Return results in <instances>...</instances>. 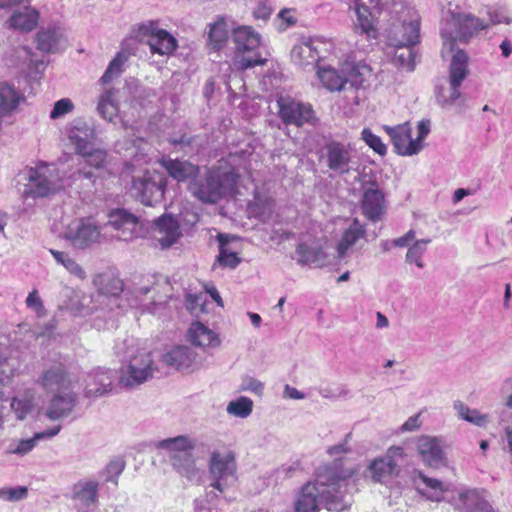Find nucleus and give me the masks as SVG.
<instances>
[{
  "label": "nucleus",
  "instance_id": "obj_1",
  "mask_svg": "<svg viewBox=\"0 0 512 512\" xmlns=\"http://www.w3.org/2000/svg\"><path fill=\"white\" fill-rule=\"evenodd\" d=\"M355 469L335 461L318 470L313 481L307 482L298 492L294 502L295 512H318L323 505L329 511L341 512L351 505L345 494L349 479Z\"/></svg>",
  "mask_w": 512,
  "mask_h": 512
},
{
  "label": "nucleus",
  "instance_id": "obj_2",
  "mask_svg": "<svg viewBox=\"0 0 512 512\" xmlns=\"http://www.w3.org/2000/svg\"><path fill=\"white\" fill-rule=\"evenodd\" d=\"M115 353L123 357L118 384L133 389L153 378L156 365L152 354L134 339H126L115 346Z\"/></svg>",
  "mask_w": 512,
  "mask_h": 512
},
{
  "label": "nucleus",
  "instance_id": "obj_3",
  "mask_svg": "<svg viewBox=\"0 0 512 512\" xmlns=\"http://www.w3.org/2000/svg\"><path fill=\"white\" fill-rule=\"evenodd\" d=\"M22 196L26 199L49 197L65 187V179L53 164L39 163L27 168L23 175Z\"/></svg>",
  "mask_w": 512,
  "mask_h": 512
},
{
  "label": "nucleus",
  "instance_id": "obj_4",
  "mask_svg": "<svg viewBox=\"0 0 512 512\" xmlns=\"http://www.w3.org/2000/svg\"><path fill=\"white\" fill-rule=\"evenodd\" d=\"M232 39L236 48L235 67L246 70L256 65L265 64L266 59L262 58L258 52L261 45V36L251 26L242 25L234 28Z\"/></svg>",
  "mask_w": 512,
  "mask_h": 512
},
{
  "label": "nucleus",
  "instance_id": "obj_5",
  "mask_svg": "<svg viewBox=\"0 0 512 512\" xmlns=\"http://www.w3.org/2000/svg\"><path fill=\"white\" fill-rule=\"evenodd\" d=\"M231 175L219 168L207 169L189 182V192L200 202L215 204L223 196L224 183Z\"/></svg>",
  "mask_w": 512,
  "mask_h": 512
},
{
  "label": "nucleus",
  "instance_id": "obj_6",
  "mask_svg": "<svg viewBox=\"0 0 512 512\" xmlns=\"http://www.w3.org/2000/svg\"><path fill=\"white\" fill-rule=\"evenodd\" d=\"M166 186L167 180L163 174L147 170L141 175L133 176L131 193L142 204L153 206L162 201Z\"/></svg>",
  "mask_w": 512,
  "mask_h": 512
},
{
  "label": "nucleus",
  "instance_id": "obj_7",
  "mask_svg": "<svg viewBox=\"0 0 512 512\" xmlns=\"http://www.w3.org/2000/svg\"><path fill=\"white\" fill-rule=\"evenodd\" d=\"M208 468L212 479L210 486L218 490L220 493H223L237 480L235 455L231 451L212 452Z\"/></svg>",
  "mask_w": 512,
  "mask_h": 512
},
{
  "label": "nucleus",
  "instance_id": "obj_8",
  "mask_svg": "<svg viewBox=\"0 0 512 512\" xmlns=\"http://www.w3.org/2000/svg\"><path fill=\"white\" fill-rule=\"evenodd\" d=\"M406 453L401 446H391L386 453L372 460L368 466L371 479L377 483H386L400 474L399 461L404 460Z\"/></svg>",
  "mask_w": 512,
  "mask_h": 512
},
{
  "label": "nucleus",
  "instance_id": "obj_9",
  "mask_svg": "<svg viewBox=\"0 0 512 512\" xmlns=\"http://www.w3.org/2000/svg\"><path fill=\"white\" fill-rule=\"evenodd\" d=\"M137 37L140 41H146L153 54L170 55L177 47L176 39L166 30L158 28L157 22L154 21L141 24Z\"/></svg>",
  "mask_w": 512,
  "mask_h": 512
},
{
  "label": "nucleus",
  "instance_id": "obj_10",
  "mask_svg": "<svg viewBox=\"0 0 512 512\" xmlns=\"http://www.w3.org/2000/svg\"><path fill=\"white\" fill-rule=\"evenodd\" d=\"M99 227L89 218H76L66 226L63 237L73 247L85 249L100 238Z\"/></svg>",
  "mask_w": 512,
  "mask_h": 512
},
{
  "label": "nucleus",
  "instance_id": "obj_11",
  "mask_svg": "<svg viewBox=\"0 0 512 512\" xmlns=\"http://www.w3.org/2000/svg\"><path fill=\"white\" fill-rule=\"evenodd\" d=\"M36 383L47 394L66 392L71 387V378L64 364L55 362L46 366Z\"/></svg>",
  "mask_w": 512,
  "mask_h": 512
},
{
  "label": "nucleus",
  "instance_id": "obj_12",
  "mask_svg": "<svg viewBox=\"0 0 512 512\" xmlns=\"http://www.w3.org/2000/svg\"><path fill=\"white\" fill-rule=\"evenodd\" d=\"M417 452L423 463L431 468L446 467L448 458L441 437L421 435L416 440Z\"/></svg>",
  "mask_w": 512,
  "mask_h": 512
},
{
  "label": "nucleus",
  "instance_id": "obj_13",
  "mask_svg": "<svg viewBox=\"0 0 512 512\" xmlns=\"http://www.w3.org/2000/svg\"><path fill=\"white\" fill-rule=\"evenodd\" d=\"M279 107V116L286 124L302 126L304 124H314L316 117L309 104L297 102L289 97H281L277 101Z\"/></svg>",
  "mask_w": 512,
  "mask_h": 512
},
{
  "label": "nucleus",
  "instance_id": "obj_14",
  "mask_svg": "<svg viewBox=\"0 0 512 512\" xmlns=\"http://www.w3.org/2000/svg\"><path fill=\"white\" fill-rule=\"evenodd\" d=\"M323 151L326 165L330 170L338 174L350 172L353 158L350 144L332 140L325 144Z\"/></svg>",
  "mask_w": 512,
  "mask_h": 512
},
{
  "label": "nucleus",
  "instance_id": "obj_15",
  "mask_svg": "<svg viewBox=\"0 0 512 512\" xmlns=\"http://www.w3.org/2000/svg\"><path fill=\"white\" fill-rule=\"evenodd\" d=\"M385 132L390 136L394 150L402 156H412L422 150L419 141L411 136V127L408 122L396 126H384Z\"/></svg>",
  "mask_w": 512,
  "mask_h": 512
},
{
  "label": "nucleus",
  "instance_id": "obj_16",
  "mask_svg": "<svg viewBox=\"0 0 512 512\" xmlns=\"http://www.w3.org/2000/svg\"><path fill=\"white\" fill-rule=\"evenodd\" d=\"M114 373L109 368L97 367L91 370L86 379L84 395L95 399L107 395L112 391Z\"/></svg>",
  "mask_w": 512,
  "mask_h": 512
},
{
  "label": "nucleus",
  "instance_id": "obj_17",
  "mask_svg": "<svg viewBox=\"0 0 512 512\" xmlns=\"http://www.w3.org/2000/svg\"><path fill=\"white\" fill-rule=\"evenodd\" d=\"M181 236L180 224L171 215H162L155 220L153 237L162 249H167L177 243Z\"/></svg>",
  "mask_w": 512,
  "mask_h": 512
},
{
  "label": "nucleus",
  "instance_id": "obj_18",
  "mask_svg": "<svg viewBox=\"0 0 512 512\" xmlns=\"http://www.w3.org/2000/svg\"><path fill=\"white\" fill-rule=\"evenodd\" d=\"M107 226L117 231L118 239L130 241L138 235L139 220L127 210L117 209L109 214Z\"/></svg>",
  "mask_w": 512,
  "mask_h": 512
},
{
  "label": "nucleus",
  "instance_id": "obj_19",
  "mask_svg": "<svg viewBox=\"0 0 512 512\" xmlns=\"http://www.w3.org/2000/svg\"><path fill=\"white\" fill-rule=\"evenodd\" d=\"M107 226L117 231L118 239L130 241L138 235L139 220L127 210L117 209L109 214Z\"/></svg>",
  "mask_w": 512,
  "mask_h": 512
},
{
  "label": "nucleus",
  "instance_id": "obj_20",
  "mask_svg": "<svg viewBox=\"0 0 512 512\" xmlns=\"http://www.w3.org/2000/svg\"><path fill=\"white\" fill-rule=\"evenodd\" d=\"M379 11V9H372L370 5L363 4L361 0H356L354 5L356 15L354 31L365 35L368 39H375L378 34L376 19Z\"/></svg>",
  "mask_w": 512,
  "mask_h": 512
},
{
  "label": "nucleus",
  "instance_id": "obj_21",
  "mask_svg": "<svg viewBox=\"0 0 512 512\" xmlns=\"http://www.w3.org/2000/svg\"><path fill=\"white\" fill-rule=\"evenodd\" d=\"M418 19H411L408 23H393L388 32V42L393 47L414 46L419 41Z\"/></svg>",
  "mask_w": 512,
  "mask_h": 512
},
{
  "label": "nucleus",
  "instance_id": "obj_22",
  "mask_svg": "<svg viewBox=\"0 0 512 512\" xmlns=\"http://www.w3.org/2000/svg\"><path fill=\"white\" fill-rule=\"evenodd\" d=\"M455 21L459 28L456 31V36L454 38L450 37L444 41L442 49L443 53L453 52L455 50L454 46L457 39L461 42H466L475 32L489 27L488 24H485L479 18L472 15L459 16Z\"/></svg>",
  "mask_w": 512,
  "mask_h": 512
},
{
  "label": "nucleus",
  "instance_id": "obj_23",
  "mask_svg": "<svg viewBox=\"0 0 512 512\" xmlns=\"http://www.w3.org/2000/svg\"><path fill=\"white\" fill-rule=\"evenodd\" d=\"M413 481L418 493L432 502L443 501L444 493L448 491V487L441 480L428 477L419 470L414 472Z\"/></svg>",
  "mask_w": 512,
  "mask_h": 512
},
{
  "label": "nucleus",
  "instance_id": "obj_24",
  "mask_svg": "<svg viewBox=\"0 0 512 512\" xmlns=\"http://www.w3.org/2000/svg\"><path fill=\"white\" fill-rule=\"evenodd\" d=\"M362 213L372 222L382 220L386 213L383 193L374 187L365 189L361 200Z\"/></svg>",
  "mask_w": 512,
  "mask_h": 512
},
{
  "label": "nucleus",
  "instance_id": "obj_25",
  "mask_svg": "<svg viewBox=\"0 0 512 512\" xmlns=\"http://www.w3.org/2000/svg\"><path fill=\"white\" fill-rule=\"evenodd\" d=\"M160 165L167 171L168 175L178 182H189L198 176L200 168L197 165L180 159H172L168 156H163L159 160Z\"/></svg>",
  "mask_w": 512,
  "mask_h": 512
},
{
  "label": "nucleus",
  "instance_id": "obj_26",
  "mask_svg": "<svg viewBox=\"0 0 512 512\" xmlns=\"http://www.w3.org/2000/svg\"><path fill=\"white\" fill-rule=\"evenodd\" d=\"M117 94V89L106 88L100 93L97 101V113L101 118L110 123H116L120 118V106Z\"/></svg>",
  "mask_w": 512,
  "mask_h": 512
},
{
  "label": "nucleus",
  "instance_id": "obj_27",
  "mask_svg": "<svg viewBox=\"0 0 512 512\" xmlns=\"http://www.w3.org/2000/svg\"><path fill=\"white\" fill-rule=\"evenodd\" d=\"M75 395L71 392L53 394L45 415L52 421L68 417L75 407Z\"/></svg>",
  "mask_w": 512,
  "mask_h": 512
},
{
  "label": "nucleus",
  "instance_id": "obj_28",
  "mask_svg": "<svg viewBox=\"0 0 512 512\" xmlns=\"http://www.w3.org/2000/svg\"><path fill=\"white\" fill-rule=\"evenodd\" d=\"M186 337L192 345L202 349L218 347L221 342L219 336L201 322H193Z\"/></svg>",
  "mask_w": 512,
  "mask_h": 512
},
{
  "label": "nucleus",
  "instance_id": "obj_29",
  "mask_svg": "<svg viewBox=\"0 0 512 512\" xmlns=\"http://www.w3.org/2000/svg\"><path fill=\"white\" fill-rule=\"evenodd\" d=\"M459 512H492L483 491L477 489L463 490L459 493Z\"/></svg>",
  "mask_w": 512,
  "mask_h": 512
},
{
  "label": "nucleus",
  "instance_id": "obj_30",
  "mask_svg": "<svg viewBox=\"0 0 512 512\" xmlns=\"http://www.w3.org/2000/svg\"><path fill=\"white\" fill-rule=\"evenodd\" d=\"M197 358V353L187 346H177L166 352L162 361L164 364L177 370H186L191 368Z\"/></svg>",
  "mask_w": 512,
  "mask_h": 512
},
{
  "label": "nucleus",
  "instance_id": "obj_31",
  "mask_svg": "<svg viewBox=\"0 0 512 512\" xmlns=\"http://www.w3.org/2000/svg\"><path fill=\"white\" fill-rule=\"evenodd\" d=\"M320 42L315 39H303L294 45L291 51V58L294 63L306 66L313 65L319 59L318 44Z\"/></svg>",
  "mask_w": 512,
  "mask_h": 512
},
{
  "label": "nucleus",
  "instance_id": "obj_32",
  "mask_svg": "<svg viewBox=\"0 0 512 512\" xmlns=\"http://www.w3.org/2000/svg\"><path fill=\"white\" fill-rule=\"evenodd\" d=\"M366 235V229L360 221L355 218L352 223L344 230L340 241L337 244V255L338 258L342 259L346 257L349 250Z\"/></svg>",
  "mask_w": 512,
  "mask_h": 512
},
{
  "label": "nucleus",
  "instance_id": "obj_33",
  "mask_svg": "<svg viewBox=\"0 0 512 512\" xmlns=\"http://www.w3.org/2000/svg\"><path fill=\"white\" fill-rule=\"evenodd\" d=\"M40 14L33 7L25 6L21 10H16L8 19V27L23 32H30L35 29L39 23Z\"/></svg>",
  "mask_w": 512,
  "mask_h": 512
},
{
  "label": "nucleus",
  "instance_id": "obj_34",
  "mask_svg": "<svg viewBox=\"0 0 512 512\" xmlns=\"http://www.w3.org/2000/svg\"><path fill=\"white\" fill-rule=\"evenodd\" d=\"M95 138L94 129L86 123L74 126L69 131L68 139L73 145L77 154H86L87 150L92 147V141Z\"/></svg>",
  "mask_w": 512,
  "mask_h": 512
},
{
  "label": "nucleus",
  "instance_id": "obj_35",
  "mask_svg": "<svg viewBox=\"0 0 512 512\" xmlns=\"http://www.w3.org/2000/svg\"><path fill=\"white\" fill-rule=\"evenodd\" d=\"M158 447L167 452L169 461L173 462L183 454L195 449V442L186 435L167 438L158 443Z\"/></svg>",
  "mask_w": 512,
  "mask_h": 512
},
{
  "label": "nucleus",
  "instance_id": "obj_36",
  "mask_svg": "<svg viewBox=\"0 0 512 512\" xmlns=\"http://www.w3.org/2000/svg\"><path fill=\"white\" fill-rule=\"evenodd\" d=\"M468 63L469 57L467 53L461 49L456 50L449 66L450 86H461L469 74Z\"/></svg>",
  "mask_w": 512,
  "mask_h": 512
},
{
  "label": "nucleus",
  "instance_id": "obj_37",
  "mask_svg": "<svg viewBox=\"0 0 512 512\" xmlns=\"http://www.w3.org/2000/svg\"><path fill=\"white\" fill-rule=\"evenodd\" d=\"M297 262L301 265L323 266L327 261V255L318 245L300 243L296 247Z\"/></svg>",
  "mask_w": 512,
  "mask_h": 512
},
{
  "label": "nucleus",
  "instance_id": "obj_38",
  "mask_svg": "<svg viewBox=\"0 0 512 512\" xmlns=\"http://www.w3.org/2000/svg\"><path fill=\"white\" fill-rule=\"evenodd\" d=\"M459 88L460 86H450L448 90L440 88L436 94L437 103L443 109L450 110L454 108L456 113H462L466 105Z\"/></svg>",
  "mask_w": 512,
  "mask_h": 512
},
{
  "label": "nucleus",
  "instance_id": "obj_39",
  "mask_svg": "<svg viewBox=\"0 0 512 512\" xmlns=\"http://www.w3.org/2000/svg\"><path fill=\"white\" fill-rule=\"evenodd\" d=\"M60 430L61 426L58 425L46 431L37 432L32 438L20 440L15 446L11 445L7 452L10 454L24 456L31 452L40 440L51 439L56 436Z\"/></svg>",
  "mask_w": 512,
  "mask_h": 512
},
{
  "label": "nucleus",
  "instance_id": "obj_40",
  "mask_svg": "<svg viewBox=\"0 0 512 512\" xmlns=\"http://www.w3.org/2000/svg\"><path fill=\"white\" fill-rule=\"evenodd\" d=\"M229 30L227 18L219 16L215 22L209 25L208 40L209 45L215 49H221L228 41Z\"/></svg>",
  "mask_w": 512,
  "mask_h": 512
},
{
  "label": "nucleus",
  "instance_id": "obj_41",
  "mask_svg": "<svg viewBox=\"0 0 512 512\" xmlns=\"http://www.w3.org/2000/svg\"><path fill=\"white\" fill-rule=\"evenodd\" d=\"M172 467L189 481L200 479V470L197 468L193 451H189L171 462Z\"/></svg>",
  "mask_w": 512,
  "mask_h": 512
},
{
  "label": "nucleus",
  "instance_id": "obj_42",
  "mask_svg": "<svg viewBox=\"0 0 512 512\" xmlns=\"http://www.w3.org/2000/svg\"><path fill=\"white\" fill-rule=\"evenodd\" d=\"M49 252L55 259L56 263L65 268L70 275L79 280H84L87 277L85 269L68 252L56 249H50Z\"/></svg>",
  "mask_w": 512,
  "mask_h": 512
},
{
  "label": "nucleus",
  "instance_id": "obj_43",
  "mask_svg": "<svg viewBox=\"0 0 512 512\" xmlns=\"http://www.w3.org/2000/svg\"><path fill=\"white\" fill-rule=\"evenodd\" d=\"M453 407L460 419L465 420L475 426L486 427V425L489 423L488 415L480 413L477 409L469 408L461 401H456Z\"/></svg>",
  "mask_w": 512,
  "mask_h": 512
},
{
  "label": "nucleus",
  "instance_id": "obj_44",
  "mask_svg": "<svg viewBox=\"0 0 512 512\" xmlns=\"http://www.w3.org/2000/svg\"><path fill=\"white\" fill-rule=\"evenodd\" d=\"M317 76L327 90L340 91L344 87V75L339 74L334 68L319 67Z\"/></svg>",
  "mask_w": 512,
  "mask_h": 512
},
{
  "label": "nucleus",
  "instance_id": "obj_45",
  "mask_svg": "<svg viewBox=\"0 0 512 512\" xmlns=\"http://www.w3.org/2000/svg\"><path fill=\"white\" fill-rule=\"evenodd\" d=\"M98 483L93 480L80 481L74 486V497L83 505L89 506L97 499Z\"/></svg>",
  "mask_w": 512,
  "mask_h": 512
},
{
  "label": "nucleus",
  "instance_id": "obj_46",
  "mask_svg": "<svg viewBox=\"0 0 512 512\" xmlns=\"http://www.w3.org/2000/svg\"><path fill=\"white\" fill-rule=\"evenodd\" d=\"M61 33L55 28H48L39 31L36 34L37 49L42 52H55Z\"/></svg>",
  "mask_w": 512,
  "mask_h": 512
},
{
  "label": "nucleus",
  "instance_id": "obj_47",
  "mask_svg": "<svg viewBox=\"0 0 512 512\" xmlns=\"http://www.w3.org/2000/svg\"><path fill=\"white\" fill-rule=\"evenodd\" d=\"M34 392L26 391L22 396L14 397L11 402V408L19 420H23L33 409Z\"/></svg>",
  "mask_w": 512,
  "mask_h": 512
},
{
  "label": "nucleus",
  "instance_id": "obj_48",
  "mask_svg": "<svg viewBox=\"0 0 512 512\" xmlns=\"http://www.w3.org/2000/svg\"><path fill=\"white\" fill-rule=\"evenodd\" d=\"M128 57L125 53L119 52L109 63L106 71L100 78L99 82L103 85L110 83L113 79L118 78L124 71V65Z\"/></svg>",
  "mask_w": 512,
  "mask_h": 512
},
{
  "label": "nucleus",
  "instance_id": "obj_49",
  "mask_svg": "<svg viewBox=\"0 0 512 512\" xmlns=\"http://www.w3.org/2000/svg\"><path fill=\"white\" fill-rule=\"evenodd\" d=\"M430 242L431 239L415 240L408 248L405 257L406 262L409 264H415L419 269H423L425 264L422 257L427 251V246Z\"/></svg>",
  "mask_w": 512,
  "mask_h": 512
},
{
  "label": "nucleus",
  "instance_id": "obj_50",
  "mask_svg": "<svg viewBox=\"0 0 512 512\" xmlns=\"http://www.w3.org/2000/svg\"><path fill=\"white\" fill-rule=\"evenodd\" d=\"M253 409V401L245 396H241L233 401H230L227 405L226 411L229 415H233L238 418H247Z\"/></svg>",
  "mask_w": 512,
  "mask_h": 512
},
{
  "label": "nucleus",
  "instance_id": "obj_51",
  "mask_svg": "<svg viewBox=\"0 0 512 512\" xmlns=\"http://www.w3.org/2000/svg\"><path fill=\"white\" fill-rule=\"evenodd\" d=\"M224 236L220 235V251L217 257L218 263L223 267H228L234 269L241 262V259L238 257L237 253L230 251L226 244L223 241Z\"/></svg>",
  "mask_w": 512,
  "mask_h": 512
},
{
  "label": "nucleus",
  "instance_id": "obj_52",
  "mask_svg": "<svg viewBox=\"0 0 512 512\" xmlns=\"http://www.w3.org/2000/svg\"><path fill=\"white\" fill-rule=\"evenodd\" d=\"M411 47H395L397 50L394 56V61L409 71H412L415 67V54Z\"/></svg>",
  "mask_w": 512,
  "mask_h": 512
},
{
  "label": "nucleus",
  "instance_id": "obj_53",
  "mask_svg": "<svg viewBox=\"0 0 512 512\" xmlns=\"http://www.w3.org/2000/svg\"><path fill=\"white\" fill-rule=\"evenodd\" d=\"M84 162L96 169L104 168L108 162L107 152L102 149H94L93 147L87 150L86 154H81Z\"/></svg>",
  "mask_w": 512,
  "mask_h": 512
},
{
  "label": "nucleus",
  "instance_id": "obj_54",
  "mask_svg": "<svg viewBox=\"0 0 512 512\" xmlns=\"http://www.w3.org/2000/svg\"><path fill=\"white\" fill-rule=\"evenodd\" d=\"M123 290L122 281L118 278L107 277L102 281V286L99 288V295L103 296H118Z\"/></svg>",
  "mask_w": 512,
  "mask_h": 512
},
{
  "label": "nucleus",
  "instance_id": "obj_55",
  "mask_svg": "<svg viewBox=\"0 0 512 512\" xmlns=\"http://www.w3.org/2000/svg\"><path fill=\"white\" fill-rule=\"evenodd\" d=\"M362 139L365 141V143L373 149L376 153L380 155H385L387 148L386 145L382 142L380 137L377 135H374L372 131L368 128H365L362 130L361 133Z\"/></svg>",
  "mask_w": 512,
  "mask_h": 512
},
{
  "label": "nucleus",
  "instance_id": "obj_56",
  "mask_svg": "<svg viewBox=\"0 0 512 512\" xmlns=\"http://www.w3.org/2000/svg\"><path fill=\"white\" fill-rule=\"evenodd\" d=\"M0 349V383L5 384L12 380L15 368L14 365L8 361L6 353Z\"/></svg>",
  "mask_w": 512,
  "mask_h": 512
},
{
  "label": "nucleus",
  "instance_id": "obj_57",
  "mask_svg": "<svg viewBox=\"0 0 512 512\" xmlns=\"http://www.w3.org/2000/svg\"><path fill=\"white\" fill-rule=\"evenodd\" d=\"M365 72H368L366 66H353L344 75L345 83H350L354 87H359L365 80Z\"/></svg>",
  "mask_w": 512,
  "mask_h": 512
},
{
  "label": "nucleus",
  "instance_id": "obj_58",
  "mask_svg": "<svg viewBox=\"0 0 512 512\" xmlns=\"http://www.w3.org/2000/svg\"><path fill=\"white\" fill-rule=\"evenodd\" d=\"M28 489L25 486H18L15 488H2L0 489V499L9 502H15L27 497Z\"/></svg>",
  "mask_w": 512,
  "mask_h": 512
},
{
  "label": "nucleus",
  "instance_id": "obj_59",
  "mask_svg": "<svg viewBox=\"0 0 512 512\" xmlns=\"http://www.w3.org/2000/svg\"><path fill=\"white\" fill-rule=\"evenodd\" d=\"M73 108L74 104L69 98H62L55 102L54 107L50 112V118L53 120L59 119L70 113Z\"/></svg>",
  "mask_w": 512,
  "mask_h": 512
},
{
  "label": "nucleus",
  "instance_id": "obj_60",
  "mask_svg": "<svg viewBox=\"0 0 512 512\" xmlns=\"http://www.w3.org/2000/svg\"><path fill=\"white\" fill-rule=\"evenodd\" d=\"M273 206L274 202L272 199L267 198L263 201V203L261 200L256 199L255 202L251 205V211L262 220H265L270 216Z\"/></svg>",
  "mask_w": 512,
  "mask_h": 512
},
{
  "label": "nucleus",
  "instance_id": "obj_61",
  "mask_svg": "<svg viewBox=\"0 0 512 512\" xmlns=\"http://www.w3.org/2000/svg\"><path fill=\"white\" fill-rule=\"evenodd\" d=\"M240 390L241 391H250L258 396H261L263 394L264 384L254 377L245 376L242 379V382L240 385Z\"/></svg>",
  "mask_w": 512,
  "mask_h": 512
},
{
  "label": "nucleus",
  "instance_id": "obj_62",
  "mask_svg": "<svg viewBox=\"0 0 512 512\" xmlns=\"http://www.w3.org/2000/svg\"><path fill=\"white\" fill-rule=\"evenodd\" d=\"M79 180H88L90 182L91 186H95L96 176L91 171H86L84 169L77 168L76 170L71 172L68 180L67 181L65 180V186L72 185L73 183H75L76 181H79Z\"/></svg>",
  "mask_w": 512,
  "mask_h": 512
},
{
  "label": "nucleus",
  "instance_id": "obj_63",
  "mask_svg": "<svg viewBox=\"0 0 512 512\" xmlns=\"http://www.w3.org/2000/svg\"><path fill=\"white\" fill-rule=\"evenodd\" d=\"M26 305L28 308L35 311L39 317L44 316L46 314L43 301L39 297L37 290H33L28 294L26 298Z\"/></svg>",
  "mask_w": 512,
  "mask_h": 512
},
{
  "label": "nucleus",
  "instance_id": "obj_64",
  "mask_svg": "<svg viewBox=\"0 0 512 512\" xmlns=\"http://www.w3.org/2000/svg\"><path fill=\"white\" fill-rule=\"evenodd\" d=\"M124 466H125V464H124L123 460H121V459H116V460L111 461L106 467V472L109 474L107 481L117 484V477L124 470Z\"/></svg>",
  "mask_w": 512,
  "mask_h": 512
}]
</instances>
